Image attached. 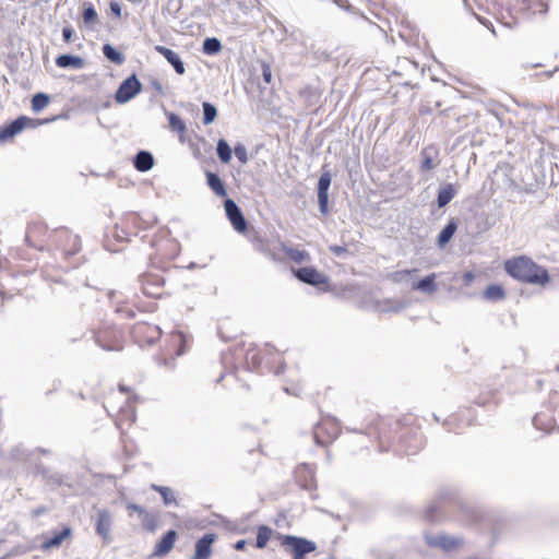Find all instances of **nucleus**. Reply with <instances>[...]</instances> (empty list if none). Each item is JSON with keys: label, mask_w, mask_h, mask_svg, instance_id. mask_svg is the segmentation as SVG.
I'll return each instance as SVG.
<instances>
[{"label": "nucleus", "mask_w": 559, "mask_h": 559, "mask_svg": "<svg viewBox=\"0 0 559 559\" xmlns=\"http://www.w3.org/2000/svg\"><path fill=\"white\" fill-rule=\"evenodd\" d=\"M146 228V222L134 212L124 214L115 224L112 237L119 242H128L131 237L136 236L141 230Z\"/></svg>", "instance_id": "obj_6"}, {"label": "nucleus", "mask_w": 559, "mask_h": 559, "mask_svg": "<svg viewBox=\"0 0 559 559\" xmlns=\"http://www.w3.org/2000/svg\"><path fill=\"white\" fill-rule=\"evenodd\" d=\"M202 107H203V123L204 124L212 123L217 116V110H216L215 106H213L212 104H210L207 102H204Z\"/></svg>", "instance_id": "obj_43"}, {"label": "nucleus", "mask_w": 559, "mask_h": 559, "mask_svg": "<svg viewBox=\"0 0 559 559\" xmlns=\"http://www.w3.org/2000/svg\"><path fill=\"white\" fill-rule=\"evenodd\" d=\"M154 165V159L151 153L141 151L136 154L134 158V167L139 171H147Z\"/></svg>", "instance_id": "obj_32"}, {"label": "nucleus", "mask_w": 559, "mask_h": 559, "mask_svg": "<svg viewBox=\"0 0 559 559\" xmlns=\"http://www.w3.org/2000/svg\"><path fill=\"white\" fill-rule=\"evenodd\" d=\"M436 278L437 275L435 273L427 275L425 278L414 284L413 289L432 294L437 290Z\"/></svg>", "instance_id": "obj_34"}, {"label": "nucleus", "mask_w": 559, "mask_h": 559, "mask_svg": "<svg viewBox=\"0 0 559 559\" xmlns=\"http://www.w3.org/2000/svg\"><path fill=\"white\" fill-rule=\"evenodd\" d=\"M475 280V275L473 272H465L463 275L464 285H469Z\"/></svg>", "instance_id": "obj_53"}, {"label": "nucleus", "mask_w": 559, "mask_h": 559, "mask_svg": "<svg viewBox=\"0 0 559 559\" xmlns=\"http://www.w3.org/2000/svg\"><path fill=\"white\" fill-rule=\"evenodd\" d=\"M246 547V540L241 539V540H238L235 545V548L237 550H243Z\"/></svg>", "instance_id": "obj_58"}, {"label": "nucleus", "mask_w": 559, "mask_h": 559, "mask_svg": "<svg viewBox=\"0 0 559 559\" xmlns=\"http://www.w3.org/2000/svg\"><path fill=\"white\" fill-rule=\"evenodd\" d=\"M456 189L453 185L448 183L441 187L438 191L437 202L439 207L445 206L455 197Z\"/></svg>", "instance_id": "obj_33"}, {"label": "nucleus", "mask_w": 559, "mask_h": 559, "mask_svg": "<svg viewBox=\"0 0 559 559\" xmlns=\"http://www.w3.org/2000/svg\"><path fill=\"white\" fill-rule=\"evenodd\" d=\"M534 426L543 431H551L555 427V420L548 409L538 412L533 418Z\"/></svg>", "instance_id": "obj_27"}, {"label": "nucleus", "mask_w": 559, "mask_h": 559, "mask_svg": "<svg viewBox=\"0 0 559 559\" xmlns=\"http://www.w3.org/2000/svg\"><path fill=\"white\" fill-rule=\"evenodd\" d=\"M26 243L39 251L50 250L51 231L41 222L29 223L25 234Z\"/></svg>", "instance_id": "obj_9"}, {"label": "nucleus", "mask_w": 559, "mask_h": 559, "mask_svg": "<svg viewBox=\"0 0 559 559\" xmlns=\"http://www.w3.org/2000/svg\"><path fill=\"white\" fill-rule=\"evenodd\" d=\"M370 429L377 435L380 451H389L415 432L416 419L412 415L397 419L378 416L372 419Z\"/></svg>", "instance_id": "obj_1"}, {"label": "nucleus", "mask_w": 559, "mask_h": 559, "mask_svg": "<svg viewBox=\"0 0 559 559\" xmlns=\"http://www.w3.org/2000/svg\"><path fill=\"white\" fill-rule=\"evenodd\" d=\"M112 396H109L107 400H106V403H105V407L107 409V412L110 414L111 412L115 411V407H112L111 403H110V400H111Z\"/></svg>", "instance_id": "obj_57"}, {"label": "nucleus", "mask_w": 559, "mask_h": 559, "mask_svg": "<svg viewBox=\"0 0 559 559\" xmlns=\"http://www.w3.org/2000/svg\"><path fill=\"white\" fill-rule=\"evenodd\" d=\"M154 49H155V51L160 53L174 67L175 71L178 74L181 75L185 73V71H186L185 66H183V62L181 61L178 53H176L171 49H169L165 46H160V45L155 46Z\"/></svg>", "instance_id": "obj_26"}, {"label": "nucleus", "mask_w": 559, "mask_h": 559, "mask_svg": "<svg viewBox=\"0 0 559 559\" xmlns=\"http://www.w3.org/2000/svg\"><path fill=\"white\" fill-rule=\"evenodd\" d=\"M267 255L270 259H272L275 262H283L284 257L281 254L280 251L276 250H267Z\"/></svg>", "instance_id": "obj_50"}, {"label": "nucleus", "mask_w": 559, "mask_h": 559, "mask_svg": "<svg viewBox=\"0 0 559 559\" xmlns=\"http://www.w3.org/2000/svg\"><path fill=\"white\" fill-rule=\"evenodd\" d=\"M280 251L283 252L290 261L298 264L309 259V253L306 250L292 248L285 242H280Z\"/></svg>", "instance_id": "obj_28"}, {"label": "nucleus", "mask_w": 559, "mask_h": 559, "mask_svg": "<svg viewBox=\"0 0 559 559\" xmlns=\"http://www.w3.org/2000/svg\"><path fill=\"white\" fill-rule=\"evenodd\" d=\"M128 510L138 512L140 515H144V513H146L142 507L133 503L128 506Z\"/></svg>", "instance_id": "obj_55"}, {"label": "nucleus", "mask_w": 559, "mask_h": 559, "mask_svg": "<svg viewBox=\"0 0 559 559\" xmlns=\"http://www.w3.org/2000/svg\"><path fill=\"white\" fill-rule=\"evenodd\" d=\"M95 342L106 350H121L124 336L121 330L114 325H102L95 332Z\"/></svg>", "instance_id": "obj_10"}, {"label": "nucleus", "mask_w": 559, "mask_h": 559, "mask_svg": "<svg viewBox=\"0 0 559 559\" xmlns=\"http://www.w3.org/2000/svg\"><path fill=\"white\" fill-rule=\"evenodd\" d=\"M82 250V241L79 235L74 234L66 227L57 228L51 231V247L49 251H53L60 255V259L68 261Z\"/></svg>", "instance_id": "obj_4"}, {"label": "nucleus", "mask_w": 559, "mask_h": 559, "mask_svg": "<svg viewBox=\"0 0 559 559\" xmlns=\"http://www.w3.org/2000/svg\"><path fill=\"white\" fill-rule=\"evenodd\" d=\"M537 7H538V8H537L536 10H534V12H538V13H547V11H548V5H547V3H546V2L540 1V2H538V3H537Z\"/></svg>", "instance_id": "obj_56"}, {"label": "nucleus", "mask_w": 559, "mask_h": 559, "mask_svg": "<svg viewBox=\"0 0 559 559\" xmlns=\"http://www.w3.org/2000/svg\"><path fill=\"white\" fill-rule=\"evenodd\" d=\"M222 49L221 41L213 37V38H206L203 41V51L207 55H215L219 52Z\"/></svg>", "instance_id": "obj_42"}, {"label": "nucleus", "mask_w": 559, "mask_h": 559, "mask_svg": "<svg viewBox=\"0 0 559 559\" xmlns=\"http://www.w3.org/2000/svg\"><path fill=\"white\" fill-rule=\"evenodd\" d=\"M118 388H119V391L124 393V394H129L131 392L130 388H128V386H126V385H123L121 383L118 385Z\"/></svg>", "instance_id": "obj_59"}, {"label": "nucleus", "mask_w": 559, "mask_h": 559, "mask_svg": "<svg viewBox=\"0 0 559 559\" xmlns=\"http://www.w3.org/2000/svg\"><path fill=\"white\" fill-rule=\"evenodd\" d=\"M276 538L286 551L293 555V559H305L307 554L317 549L314 542L294 535L277 534Z\"/></svg>", "instance_id": "obj_7"}, {"label": "nucleus", "mask_w": 559, "mask_h": 559, "mask_svg": "<svg viewBox=\"0 0 559 559\" xmlns=\"http://www.w3.org/2000/svg\"><path fill=\"white\" fill-rule=\"evenodd\" d=\"M426 539L430 547L440 548L447 552L454 551L463 545L461 537L445 534L427 536Z\"/></svg>", "instance_id": "obj_17"}, {"label": "nucleus", "mask_w": 559, "mask_h": 559, "mask_svg": "<svg viewBox=\"0 0 559 559\" xmlns=\"http://www.w3.org/2000/svg\"><path fill=\"white\" fill-rule=\"evenodd\" d=\"M142 525L148 532H154L158 526L157 518L151 513L142 515Z\"/></svg>", "instance_id": "obj_44"}, {"label": "nucleus", "mask_w": 559, "mask_h": 559, "mask_svg": "<svg viewBox=\"0 0 559 559\" xmlns=\"http://www.w3.org/2000/svg\"><path fill=\"white\" fill-rule=\"evenodd\" d=\"M216 152L219 160L224 164H228L231 160L233 151L228 143L221 139L217 142Z\"/></svg>", "instance_id": "obj_38"}, {"label": "nucleus", "mask_w": 559, "mask_h": 559, "mask_svg": "<svg viewBox=\"0 0 559 559\" xmlns=\"http://www.w3.org/2000/svg\"><path fill=\"white\" fill-rule=\"evenodd\" d=\"M187 346V336L182 332L174 331L165 337L156 359L163 366H173L177 357L186 353Z\"/></svg>", "instance_id": "obj_5"}, {"label": "nucleus", "mask_w": 559, "mask_h": 559, "mask_svg": "<svg viewBox=\"0 0 559 559\" xmlns=\"http://www.w3.org/2000/svg\"><path fill=\"white\" fill-rule=\"evenodd\" d=\"M109 8H110L111 13L116 17H120L121 16V7H120V4L117 1H111L109 3Z\"/></svg>", "instance_id": "obj_49"}, {"label": "nucleus", "mask_w": 559, "mask_h": 559, "mask_svg": "<svg viewBox=\"0 0 559 559\" xmlns=\"http://www.w3.org/2000/svg\"><path fill=\"white\" fill-rule=\"evenodd\" d=\"M56 118H47V119H33L27 116H20L15 120L10 123L0 127V142H5L16 134L21 133L24 129L37 128L41 124L49 123L53 121Z\"/></svg>", "instance_id": "obj_8"}, {"label": "nucleus", "mask_w": 559, "mask_h": 559, "mask_svg": "<svg viewBox=\"0 0 559 559\" xmlns=\"http://www.w3.org/2000/svg\"><path fill=\"white\" fill-rule=\"evenodd\" d=\"M217 540V534L206 533L194 545V551L190 559H210L213 554V545Z\"/></svg>", "instance_id": "obj_18"}, {"label": "nucleus", "mask_w": 559, "mask_h": 559, "mask_svg": "<svg viewBox=\"0 0 559 559\" xmlns=\"http://www.w3.org/2000/svg\"><path fill=\"white\" fill-rule=\"evenodd\" d=\"M329 391V388H325V391L323 393L321 392H317V399H318V402L321 401V396H322V400L325 399V395H326V392Z\"/></svg>", "instance_id": "obj_60"}, {"label": "nucleus", "mask_w": 559, "mask_h": 559, "mask_svg": "<svg viewBox=\"0 0 559 559\" xmlns=\"http://www.w3.org/2000/svg\"><path fill=\"white\" fill-rule=\"evenodd\" d=\"M73 36V29L71 27H64L62 29V37L66 43H69L72 39Z\"/></svg>", "instance_id": "obj_52"}, {"label": "nucleus", "mask_w": 559, "mask_h": 559, "mask_svg": "<svg viewBox=\"0 0 559 559\" xmlns=\"http://www.w3.org/2000/svg\"><path fill=\"white\" fill-rule=\"evenodd\" d=\"M504 25L510 26L511 22H504Z\"/></svg>", "instance_id": "obj_61"}, {"label": "nucleus", "mask_w": 559, "mask_h": 559, "mask_svg": "<svg viewBox=\"0 0 559 559\" xmlns=\"http://www.w3.org/2000/svg\"><path fill=\"white\" fill-rule=\"evenodd\" d=\"M261 69H262L263 81L266 84H271L272 83V69H271V66L267 62L263 61L261 63Z\"/></svg>", "instance_id": "obj_47"}, {"label": "nucleus", "mask_w": 559, "mask_h": 559, "mask_svg": "<svg viewBox=\"0 0 559 559\" xmlns=\"http://www.w3.org/2000/svg\"><path fill=\"white\" fill-rule=\"evenodd\" d=\"M293 274L302 283L322 287L329 285L328 277L320 273L316 267L306 266L300 269H293Z\"/></svg>", "instance_id": "obj_16"}, {"label": "nucleus", "mask_w": 559, "mask_h": 559, "mask_svg": "<svg viewBox=\"0 0 559 559\" xmlns=\"http://www.w3.org/2000/svg\"><path fill=\"white\" fill-rule=\"evenodd\" d=\"M457 229V222L451 218L444 228L440 231L437 238V243L440 248H443L453 237Z\"/></svg>", "instance_id": "obj_29"}, {"label": "nucleus", "mask_w": 559, "mask_h": 559, "mask_svg": "<svg viewBox=\"0 0 559 559\" xmlns=\"http://www.w3.org/2000/svg\"><path fill=\"white\" fill-rule=\"evenodd\" d=\"M272 536V528L266 525H259L257 527L255 547L259 549L265 548Z\"/></svg>", "instance_id": "obj_36"}, {"label": "nucleus", "mask_w": 559, "mask_h": 559, "mask_svg": "<svg viewBox=\"0 0 559 559\" xmlns=\"http://www.w3.org/2000/svg\"><path fill=\"white\" fill-rule=\"evenodd\" d=\"M504 271L512 278L522 283L546 286L550 282L548 271L526 255L504 261Z\"/></svg>", "instance_id": "obj_2"}, {"label": "nucleus", "mask_w": 559, "mask_h": 559, "mask_svg": "<svg viewBox=\"0 0 559 559\" xmlns=\"http://www.w3.org/2000/svg\"><path fill=\"white\" fill-rule=\"evenodd\" d=\"M142 90V84L135 74L127 78L118 87L115 99L119 104H124L138 95Z\"/></svg>", "instance_id": "obj_15"}, {"label": "nucleus", "mask_w": 559, "mask_h": 559, "mask_svg": "<svg viewBox=\"0 0 559 559\" xmlns=\"http://www.w3.org/2000/svg\"><path fill=\"white\" fill-rule=\"evenodd\" d=\"M235 155L241 164L248 162L247 148L242 144H237L234 148Z\"/></svg>", "instance_id": "obj_46"}, {"label": "nucleus", "mask_w": 559, "mask_h": 559, "mask_svg": "<svg viewBox=\"0 0 559 559\" xmlns=\"http://www.w3.org/2000/svg\"><path fill=\"white\" fill-rule=\"evenodd\" d=\"M141 292L144 297L148 298L147 301H155L167 296V292L165 290V280L152 273L143 274L140 277Z\"/></svg>", "instance_id": "obj_13"}, {"label": "nucleus", "mask_w": 559, "mask_h": 559, "mask_svg": "<svg viewBox=\"0 0 559 559\" xmlns=\"http://www.w3.org/2000/svg\"><path fill=\"white\" fill-rule=\"evenodd\" d=\"M136 419V412L131 403H127L126 406L121 407L116 414V425L119 429H124L134 424Z\"/></svg>", "instance_id": "obj_24"}, {"label": "nucleus", "mask_w": 559, "mask_h": 559, "mask_svg": "<svg viewBox=\"0 0 559 559\" xmlns=\"http://www.w3.org/2000/svg\"><path fill=\"white\" fill-rule=\"evenodd\" d=\"M83 21L86 24H93L97 21V12L92 3L84 4Z\"/></svg>", "instance_id": "obj_45"}, {"label": "nucleus", "mask_w": 559, "mask_h": 559, "mask_svg": "<svg viewBox=\"0 0 559 559\" xmlns=\"http://www.w3.org/2000/svg\"><path fill=\"white\" fill-rule=\"evenodd\" d=\"M112 524L111 514L107 510H99L95 523L96 533L105 540L110 539V528Z\"/></svg>", "instance_id": "obj_23"}, {"label": "nucleus", "mask_w": 559, "mask_h": 559, "mask_svg": "<svg viewBox=\"0 0 559 559\" xmlns=\"http://www.w3.org/2000/svg\"><path fill=\"white\" fill-rule=\"evenodd\" d=\"M136 298L138 300L133 304L128 300L117 302L116 312L124 318L131 319L134 318L135 310L139 312H154L157 309V304L155 301H142L140 300V296Z\"/></svg>", "instance_id": "obj_14"}, {"label": "nucleus", "mask_w": 559, "mask_h": 559, "mask_svg": "<svg viewBox=\"0 0 559 559\" xmlns=\"http://www.w3.org/2000/svg\"><path fill=\"white\" fill-rule=\"evenodd\" d=\"M250 354H252V366H258L261 362L260 358H258V353L255 350H248L247 359H249Z\"/></svg>", "instance_id": "obj_54"}, {"label": "nucleus", "mask_w": 559, "mask_h": 559, "mask_svg": "<svg viewBox=\"0 0 559 559\" xmlns=\"http://www.w3.org/2000/svg\"><path fill=\"white\" fill-rule=\"evenodd\" d=\"M341 433L340 423L333 417H323L313 428V438L317 444L326 447Z\"/></svg>", "instance_id": "obj_11"}, {"label": "nucleus", "mask_w": 559, "mask_h": 559, "mask_svg": "<svg viewBox=\"0 0 559 559\" xmlns=\"http://www.w3.org/2000/svg\"><path fill=\"white\" fill-rule=\"evenodd\" d=\"M329 249H330V251H331L332 253H334L335 255H342V254H344V253H346V252H347V249H346V247H344V246H337V245H334V246H330V248H329Z\"/></svg>", "instance_id": "obj_51"}, {"label": "nucleus", "mask_w": 559, "mask_h": 559, "mask_svg": "<svg viewBox=\"0 0 559 559\" xmlns=\"http://www.w3.org/2000/svg\"><path fill=\"white\" fill-rule=\"evenodd\" d=\"M168 123L171 131L178 133L180 141H185L187 127L185 121L175 112L168 115Z\"/></svg>", "instance_id": "obj_30"}, {"label": "nucleus", "mask_w": 559, "mask_h": 559, "mask_svg": "<svg viewBox=\"0 0 559 559\" xmlns=\"http://www.w3.org/2000/svg\"><path fill=\"white\" fill-rule=\"evenodd\" d=\"M179 252V242L168 234L160 233L151 239L146 254L153 266L165 270L178 257Z\"/></svg>", "instance_id": "obj_3"}, {"label": "nucleus", "mask_w": 559, "mask_h": 559, "mask_svg": "<svg viewBox=\"0 0 559 559\" xmlns=\"http://www.w3.org/2000/svg\"><path fill=\"white\" fill-rule=\"evenodd\" d=\"M224 205L226 215L233 227L239 233L246 231L247 222L237 204L231 199H227Z\"/></svg>", "instance_id": "obj_20"}, {"label": "nucleus", "mask_w": 559, "mask_h": 559, "mask_svg": "<svg viewBox=\"0 0 559 559\" xmlns=\"http://www.w3.org/2000/svg\"><path fill=\"white\" fill-rule=\"evenodd\" d=\"M524 3H527L528 0H522Z\"/></svg>", "instance_id": "obj_62"}, {"label": "nucleus", "mask_w": 559, "mask_h": 559, "mask_svg": "<svg viewBox=\"0 0 559 559\" xmlns=\"http://www.w3.org/2000/svg\"><path fill=\"white\" fill-rule=\"evenodd\" d=\"M152 489L157 491L162 496L163 501H164L165 504L176 503V498H175L174 492H173V490L170 488L164 487V486L153 485Z\"/></svg>", "instance_id": "obj_41"}, {"label": "nucleus", "mask_w": 559, "mask_h": 559, "mask_svg": "<svg viewBox=\"0 0 559 559\" xmlns=\"http://www.w3.org/2000/svg\"><path fill=\"white\" fill-rule=\"evenodd\" d=\"M130 335L132 341L140 347L151 346L162 336L158 325L145 321L133 324Z\"/></svg>", "instance_id": "obj_12"}, {"label": "nucleus", "mask_w": 559, "mask_h": 559, "mask_svg": "<svg viewBox=\"0 0 559 559\" xmlns=\"http://www.w3.org/2000/svg\"><path fill=\"white\" fill-rule=\"evenodd\" d=\"M50 102V98L47 94L44 93H37L32 98V109L35 112L40 111L44 109Z\"/></svg>", "instance_id": "obj_40"}, {"label": "nucleus", "mask_w": 559, "mask_h": 559, "mask_svg": "<svg viewBox=\"0 0 559 559\" xmlns=\"http://www.w3.org/2000/svg\"><path fill=\"white\" fill-rule=\"evenodd\" d=\"M103 52L108 60L116 64H121L124 61L123 55L108 44L104 45Z\"/></svg>", "instance_id": "obj_39"}, {"label": "nucleus", "mask_w": 559, "mask_h": 559, "mask_svg": "<svg viewBox=\"0 0 559 559\" xmlns=\"http://www.w3.org/2000/svg\"><path fill=\"white\" fill-rule=\"evenodd\" d=\"M72 530L69 526L63 527L60 532H56L52 536H44L40 545L41 550H50L61 546L64 539L70 538Z\"/></svg>", "instance_id": "obj_25"}, {"label": "nucleus", "mask_w": 559, "mask_h": 559, "mask_svg": "<svg viewBox=\"0 0 559 559\" xmlns=\"http://www.w3.org/2000/svg\"><path fill=\"white\" fill-rule=\"evenodd\" d=\"M483 297L490 301L502 300L506 297V290L501 285L491 284L484 290Z\"/></svg>", "instance_id": "obj_35"}, {"label": "nucleus", "mask_w": 559, "mask_h": 559, "mask_svg": "<svg viewBox=\"0 0 559 559\" xmlns=\"http://www.w3.org/2000/svg\"><path fill=\"white\" fill-rule=\"evenodd\" d=\"M207 185L218 197H226L227 192L221 178L214 173L206 174Z\"/></svg>", "instance_id": "obj_37"}, {"label": "nucleus", "mask_w": 559, "mask_h": 559, "mask_svg": "<svg viewBox=\"0 0 559 559\" xmlns=\"http://www.w3.org/2000/svg\"><path fill=\"white\" fill-rule=\"evenodd\" d=\"M440 151L436 144H429L420 151V170L424 173L431 171L440 163Z\"/></svg>", "instance_id": "obj_19"}, {"label": "nucleus", "mask_w": 559, "mask_h": 559, "mask_svg": "<svg viewBox=\"0 0 559 559\" xmlns=\"http://www.w3.org/2000/svg\"><path fill=\"white\" fill-rule=\"evenodd\" d=\"M331 186V175L329 171L322 173L318 181V201L322 214L328 213L329 188Z\"/></svg>", "instance_id": "obj_22"}, {"label": "nucleus", "mask_w": 559, "mask_h": 559, "mask_svg": "<svg viewBox=\"0 0 559 559\" xmlns=\"http://www.w3.org/2000/svg\"><path fill=\"white\" fill-rule=\"evenodd\" d=\"M178 538V534L174 530L166 532L162 538L155 544L152 556L163 558L167 556L174 548Z\"/></svg>", "instance_id": "obj_21"}, {"label": "nucleus", "mask_w": 559, "mask_h": 559, "mask_svg": "<svg viewBox=\"0 0 559 559\" xmlns=\"http://www.w3.org/2000/svg\"><path fill=\"white\" fill-rule=\"evenodd\" d=\"M415 270H402L392 274L394 282H400L403 277L411 275Z\"/></svg>", "instance_id": "obj_48"}, {"label": "nucleus", "mask_w": 559, "mask_h": 559, "mask_svg": "<svg viewBox=\"0 0 559 559\" xmlns=\"http://www.w3.org/2000/svg\"><path fill=\"white\" fill-rule=\"evenodd\" d=\"M56 64L62 69L69 67H72L74 69H81L84 66V61L81 57L78 56L61 55L56 58Z\"/></svg>", "instance_id": "obj_31"}]
</instances>
